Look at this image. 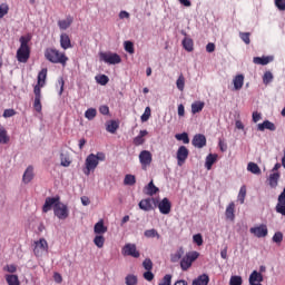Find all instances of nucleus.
<instances>
[{"mask_svg":"<svg viewBox=\"0 0 285 285\" xmlns=\"http://www.w3.org/2000/svg\"><path fill=\"white\" fill-rule=\"evenodd\" d=\"M99 161H106V154L98 151L96 155L90 154L85 160L83 174L88 177L90 173H95Z\"/></svg>","mask_w":285,"mask_h":285,"instance_id":"nucleus-1","label":"nucleus"},{"mask_svg":"<svg viewBox=\"0 0 285 285\" xmlns=\"http://www.w3.org/2000/svg\"><path fill=\"white\" fill-rule=\"evenodd\" d=\"M30 38L22 36L20 37V47L17 50V59L19 63H28V59H30Z\"/></svg>","mask_w":285,"mask_h":285,"instance_id":"nucleus-2","label":"nucleus"},{"mask_svg":"<svg viewBox=\"0 0 285 285\" xmlns=\"http://www.w3.org/2000/svg\"><path fill=\"white\" fill-rule=\"evenodd\" d=\"M45 58L47 61H50V63H61V66H66V63H68V57L66 53H62L55 48H47L45 50Z\"/></svg>","mask_w":285,"mask_h":285,"instance_id":"nucleus-3","label":"nucleus"},{"mask_svg":"<svg viewBox=\"0 0 285 285\" xmlns=\"http://www.w3.org/2000/svg\"><path fill=\"white\" fill-rule=\"evenodd\" d=\"M49 246L46 238H40L39 240L33 242V255L36 257H42L48 254Z\"/></svg>","mask_w":285,"mask_h":285,"instance_id":"nucleus-4","label":"nucleus"},{"mask_svg":"<svg viewBox=\"0 0 285 285\" xmlns=\"http://www.w3.org/2000/svg\"><path fill=\"white\" fill-rule=\"evenodd\" d=\"M199 258V252H189L187 253L181 259H180V268L181 271L186 272L191 266L193 263L196 262V259Z\"/></svg>","mask_w":285,"mask_h":285,"instance_id":"nucleus-5","label":"nucleus"},{"mask_svg":"<svg viewBox=\"0 0 285 285\" xmlns=\"http://www.w3.org/2000/svg\"><path fill=\"white\" fill-rule=\"evenodd\" d=\"M100 61H105V63H109V66H117V63L121 62V56L114 52H100L99 53Z\"/></svg>","mask_w":285,"mask_h":285,"instance_id":"nucleus-6","label":"nucleus"},{"mask_svg":"<svg viewBox=\"0 0 285 285\" xmlns=\"http://www.w3.org/2000/svg\"><path fill=\"white\" fill-rule=\"evenodd\" d=\"M53 215L58 217V219H68V217H70L68 205L60 202V204L56 205L53 208Z\"/></svg>","mask_w":285,"mask_h":285,"instance_id":"nucleus-7","label":"nucleus"},{"mask_svg":"<svg viewBox=\"0 0 285 285\" xmlns=\"http://www.w3.org/2000/svg\"><path fill=\"white\" fill-rule=\"evenodd\" d=\"M60 202H61V197L59 196L47 197L42 206V213H49V210H52V208H57Z\"/></svg>","mask_w":285,"mask_h":285,"instance_id":"nucleus-8","label":"nucleus"},{"mask_svg":"<svg viewBox=\"0 0 285 285\" xmlns=\"http://www.w3.org/2000/svg\"><path fill=\"white\" fill-rule=\"evenodd\" d=\"M139 161L142 170H147L148 166L153 164V154L149 150H142L139 154Z\"/></svg>","mask_w":285,"mask_h":285,"instance_id":"nucleus-9","label":"nucleus"},{"mask_svg":"<svg viewBox=\"0 0 285 285\" xmlns=\"http://www.w3.org/2000/svg\"><path fill=\"white\" fill-rule=\"evenodd\" d=\"M122 255L134 257L135 259H139V257H141V253L137 249L136 244H126L122 248Z\"/></svg>","mask_w":285,"mask_h":285,"instance_id":"nucleus-10","label":"nucleus"},{"mask_svg":"<svg viewBox=\"0 0 285 285\" xmlns=\"http://www.w3.org/2000/svg\"><path fill=\"white\" fill-rule=\"evenodd\" d=\"M188 155H190V151L187 149V147L180 146L176 153L177 165H185L186 160L188 159Z\"/></svg>","mask_w":285,"mask_h":285,"instance_id":"nucleus-11","label":"nucleus"},{"mask_svg":"<svg viewBox=\"0 0 285 285\" xmlns=\"http://www.w3.org/2000/svg\"><path fill=\"white\" fill-rule=\"evenodd\" d=\"M249 233L254 235V237H266L268 235V227L264 224L249 228Z\"/></svg>","mask_w":285,"mask_h":285,"instance_id":"nucleus-12","label":"nucleus"},{"mask_svg":"<svg viewBox=\"0 0 285 285\" xmlns=\"http://www.w3.org/2000/svg\"><path fill=\"white\" fill-rule=\"evenodd\" d=\"M171 208H173V204L170 203V200L168 198H163L158 203V209H159V213H161V215H169Z\"/></svg>","mask_w":285,"mask_h":285,"instance_id":"nucleus-13","label":"nucleus"},{"mask_svg":"<svg viewBox=\"0 0 285 285\" xmlns=\"http://www.w3.org/2000/svg\"><path fill=\"white\" fill-rule=\"evenodd\" d=\"M153 204H156L155 198H145L141 199L138 204L140 210H145L146 213H150L153 210Z\"/></svg>","mask_w":285,"mask_h":285,"instance_id":"nucleus-14","label":"nucleus"},{"mask_svg":"<svg viewBox=\"0 0 285 285\" xmlns=\"http://www.w3.org/2000/svg\"><path fill=\"white\" fill-rule=\"evenodd\" d=\"M47 77H48V69H42L38 73V81H37V85L33 87V90H36L37 88H38V90H41V88H43V86H46Z\"/></svg>","mask_w":285,"mask_h":285,"instance_id":"nucleus-15","label":"nucleus"},{"mask_svg":"<svg viewBox=\"0 0 285 285\" xmlns=\"http://www.w3.org/2000/svg\"><path fill=\"white\" fill-rule=\"evenodd\" d=\"M275 61V57L273 56H263V57H254L253 62L256 66H268V63Z\"/></svg>","mask_w":285,"mask_h":285,"instance_id":"nucleus-16","label":"nucleus"},{"mask_svg":"<svg viewBox=\"0 0 285 285\" xmlns=\"http://www.w3.org/2000/svg\"><path fill=\"white\" fill-rule=\"evenodd\" d=\"M257 130H259L261 132H264L265 130H271L272 132H275V130H277V127L272 121L264 120L262 124L257 125Z\"/></svg>","mask_w":285,"mask_h":285,"instance_id":"nucleus-17","label":"nucleus"},{"mask_svg":"<svg viewBox=\"0 0 285 285\" xmlns=\"http://www.w3.org/2000/svg\"><path fill=\"white\" fill-rule=\"evenodd\" d=\"M191 144L195 148H204V146H206V136L203 134L195 135Z\"/></svg>","mask_w":285,"mask_h":285,"instance_id":"nucleus-18","label":"nucleus"},{"mask_svg":"<svg viewBox=\"0 0 285 285\" xmlns=\"http://www.w3.org/2000/svg\"><path fill=\"white\" fill-rule=\"evenodd\" d=\"M33 95H35L33 108H35L36 112H41V110H42L41 90L39 88H37L36 90H33Z\"/></svg>","mask_w":285,"mask_h":285,"instance_id":"nucleus-19","label":"nucleus"},{"mask_svg":"<svg viewBox=\"0 0 285 285\" xmlns=\"http://www.w3.org/2000/svg\"><path fill=\"white\" fill-rule=\"evenodd\" d=\"M35 179V167L29 166L27 167L23 176H22V181L23 184H30Z\"/></svg>","mask_w":285,"mask_h":285,"instance_id":"nucleus-20","label":"nucleus"},{"mask_svg":"<svg viewBox=\"0 0 285 285\" xmlns=\"http://www.w3.org/2000/svg\"><path fill=\"white\" fill-rule=\"evenodd\" d=\"M60 47L62 48V50H68L69 48H72V41L70 40V36H68V33H61Z\"/></svg>","mask_w":285,"mask_h":285,"instance_id":"nucleus-21","label":"nucleus"},{"mask_svg":"<svg viewBox=\"0 0 285 285\" xmlns=\"http://www.w3.org/2000/svg\"><path fill=\"white\" fill-rule=\"evenodd\" d=\"M225 217L229 222H235V203H229L225 210Z\"/></svg>","mask_w":285,"mask_h":285,"instance_id":"nucleus-22","label":"nucleus"},{"mask_svg":"<svg viewBox=\"0 0 285 285\" xmlns=\"http://www.w3.org/2000/svg\"><path fill=\"white\" fill-rule=\"evenodd\" d=\"M94 232L96 235H104L108 233V227L104 225V219H100L98 223L95 224Z\"/></svg>","mask_w":285,"mask_h":285,"instance_id":"nucleus-23","label":"nucleus"},{"mask_svg":"<svg viewBox=\"0 0 285 285\" xmlns=\"http://www.w3.org/2000/svg\"><path fill=\"white\" fill-rule=\"evenodd\" d=\"M262 282H264V276L262 275V273L257 271L252 272V274L249 275V284H262Z\"/></svg>","mask_w":285,"mask_h":285,"instance_id":"nucleus-24","label":"nucleus"},{"mask_svg":"<svg viewBox=\"0 0 285 285\" xmlns=\"http://www.w3.org/2000/svg\"><path fill=\"white\" fill-rule=\"evenodd\" d=\"M146 135H148V130H140L139 135L134 138V145L135 146H144L146 144Z\"/></svg>","mask_w":285,"mask_h":285,"instance_id":"nucleus-25","label":"nucleus"},{"mask_svg":"<svg viewBox=\"0 0 285 285\" xmlns=\"http://www.w3.org/2000/svg\"><path fill=\"white\" fill-rule=\"evenodd\" d=\"M144 190L146 195H149V197H153V195H157V193H159V189L157 186H155L153 180L145 187Z\"/></svg>","mask_w":285,"mask_h":285,"instance_id":"nucleus-26","label":"nucleus"},{"mask_svg":"<svg viewBox=\"0 0 285 285\" xmlns=\"http://www.w3.org/2000/svg\"><path fill=\"white\" fill-rule=\"evenodd\" d=\"M184 257V247H180L176 250V253L170 255V262L173 264H177V262L181 261Z\"/></svg>","mask_w":285,"mask_h":285,"instance_id":"nucleus-27","label":"nucleus"},{"mask_svg":"<svg viewBox=\"0 0 285 285\" xmlns=\"http://www.w3.org/2000/svg\"><path fill=\"white\" fill-rule=\"evenodd\" d=\"M208 282H210L208 274H203L193 281V285H208Z\"/></svg>","mask_w":285,"mask_h":285,"instance_id":"nucleus-28","label":"nucleus"},{"mask_svg":"<svg viewBox=\"0 0 285 285\" xmlns=\"http://www.w3.org/2000/svg\"><path fill=\"white\" fill-rule=\"evenodd\" d=\"M72 17L68 16L66 20H59L58 26L60 30H68L70 26H72Z\"/></svg>","mask_w":285,"mask_h":285,"instance_id":"nucleus-29","label":"nucleus"},{"mask_svg":"<svg viewBox=\"0 0 285 285\" xmlns=\"http://www.w3.org/2000/svg\"><path fill=\"white\" fill-rule=\"evenodd\" d=\"M233 81L235 90H242L244 88V75H237Z\"/></svg>","mask_w":285,"mask_h":285,"instance_id":"nucleus-30","label":"nucleus"},{"mask_svg":"<svg viewBox=\"0 0 285 285\" xmlns=\"http://www.w3.org/2000/svg\"><path fill=\"white\" fill-rule=\"evenodd\" d=\"M183 47L187 52H193L195 50V42L190 38H185L183 40Z\"/></svg>","mask_w":285,"mask_h":285,"instance_id":"nucleus-31","label":"nucleus"},{"mask_svg":"<svg viewBox=\"0 0 285 285\" xmlns=\"http://www.w3.org/2000/svg\"><path fill=\"white\" fill-rule=\"evenodd\" d=\"M204 106H206L204 101H195L191 104V114L197 115V112H202V110H204Z\"/></svg>","mask_w":285,"mask_h":285,"instance_id":"nucleus-32","label":"nucleus"},{"mask_svg":"<svg viewBox=\"0 0 285 285\" xmlns=\"http://www.w3.org/2000/svg\"><path fill=\"white\" fill-rule=\"evenodd\" d=\"M279 181V171H274L269 175V186L271 188H277Z\"/></svg>","mask_w":285,"mask_h":285,"instance_id":"nucleus-33","label":"nucleus"},{"mask_svg":"<svg viewBox=\"0 0 285 285\" xmlns=\"http://www.w3.org/2000/svg\"><path fill=\"white\" fill-rule=\"evenodd\" d=\"M10 141V136H8V130L6 127L0 125V144H8Z\"/></svg>","mask_w":285,"mask_h":285,"instance_id":"nucleus-34","label":"nucleus"},{"mask_svg":"<svg viewBox=\"0 0 285 285\" xmlns=\"http://www.w3.org/2000/svg\"><path fill=\"white\" fill-rule=\"evenodd\" d=\"M118 129H119V122H117L116 120H110L107 124V127H106L107 132H111V135H115Z\"/></svg>","mask_w":285,"mask_h":285,"instance_id":"nucleus-35","label":"nucleus"},{"mask_svg":"<svg viewBox=\"0 0 285 285\" xmlns=\"http://www.w3.org/2000/svg\"><path fill=\"white\" fill-rule=\"evenodd\" d=\"M6 282L8 285H20L21 283L19 282V276L14 274H7L6 275Z\"/></svg>","mask_w":285,"mask_h":285,"instance_id":"nucleus-36","label":"nucleus"},{"mask_svg":"<svg viewBox=\"0 0 285 285\" xmlns=\"http://www.w3.org/2000/svg\"><path fill=\"white\" fill-rule=\"evenodd\" d=\"M215 161H217V155L216 154H209L206 157L205 166H206L207 170H210V168H213V164H215Z\"/></svg>","mask_w":285,"mask_h":285,"instance_id":"nucleus-37","label":"nucleus"},{"mask_svg":"<svg viewBox=\"0 0 285 285\" xmlns=\"http://www.w3.org/2000/svg\"><path fill=\"white\" fill-rule=\"evenodd\" d=\"M145 237H147L148 239H153V238H157V239H161V235H159V232H157V229L153 228V229H147L144 233Z\"/></svg>","mask_w":285,"mask_h":285,"instance_id":"nucleus-38","label":"nucleus"},{"mask_svg":"<svg viewBox=\"0 0 285 285\" xmlns=\"http://www.w3.org/2000/svg\"><path fill=\"white\" fill-rule=\"evenodd\" d=\"M176 87L180 92H184V88H186V78L184 77V73H180L176 80Z\"/></svg>","mask_w":285,"mask_h":285,"instance_id":"nucleus-39","label":"nucleus"},{"mask_svg":"<svg viewBox=\"0 0 285 285\" xmlns=\"http://www.w3.org/2000/svg\"><path fill=\"white\" fill-rule=\"evenodd\" d=\"M247 170L249 173H253V175H262V169L259 168V166L255 163H249L247 165Z\"/></svg>","mask_w":285,"mask_h":285,"instance_id":"nucleus-40","label":"nucleus"},{"mask_svg":"<svg viewBox=\"0 0 285 285\" xmlns=\"http://www.w3.org/2000/svg\"><path fill=\"white\" fill-rule=\"evenodd\" d=\"M135 184H137V178L135 177V175L127 174L124 179V185L125 186H135Z\"/></svg>","mask_w":285,"mask_h":285,"instance_id":"nucleus-41","label":"nucleus"},{"mask_svg":"<svg viewBox=\"0 0 285 285\" xmlns=\"http://www.w3.org/2000/svg\"><path fill=\"white\" fill-rule=\"evenodd\" d=\"M94 244L95 246H97V248H104V244H106V238L101 234H98L94 238Z\"/></svg>","mask_w":285,"mask_h":285,"instance_id":"nucleus-42","label":"nucleus"},{"mask_svg":"<svg viewBox=\"0 0 285 285\" xmlns=\"http://www.w3.org/2000/svg\"><path fill=\"white\" fill-rule=\"evenodd\" d=\"M124 48L126 52H128L129 55H135V43H132V41L130 40L125 41Z\"/></svg>","mask_w":285,"mask_h":285,"instance_id":"nucleus-43","label":"nucleus"},{"mask_svg":"<svg viewBox=\"0 0 285 285\" xmlns=\"http://www.w3.org/2000/svg\"><path fill=\"white\" fill-rule=\"evenodd\" d=\"M137 276L135 274H128L126 277H125V284L126 285H137Z\"/></svg>","mask_w":285,"mask_h":285,"instance_id":"nucleus-44","label":"nucleus"},{"mask_svg":"<svg viewBox=\"0 0 285 285\" xmlns=\"http://www.w3.org/2000/svg\"><path fill=\"white\" fill-rule=\"evenodd\" d=\"M85 117L86 119H88L89 121H92V119H95V117H97V109L95 108H89L85 111Z\"/></svg>","mask_w":285,"mask_h":285,"instance_id":"nucleus-45","label":"nucleus"},{"mask_svg":"<svg viewBox=\"0 0 285 285\" xmlns=\"http://www.w3.org/2000/svg\"><path fill=\"white\" fill-rule=\"evenodd\" d=\"M96 81L100 86H106L108 83V81H110V78H108V76H106V75H100V76L96 77Z\"/></svg>","mask_w":285,"mask_h":285,"instance_id":"nucleus-46","label":"nucleus"},{"mask_svg":"<svg viewBox=\"0 0 285 285\" xmlns=\"http://www.w3.org/2000/svg\"><path fill=\"white\" fill-rule=\"evenodd\" d=\"M175 138L178 141H183V144H190V138H188V135L186 132L177 134Z\"/></svg>","mask_w":285,"mask_h":285,"instance_id":"nucleus-47","label":"nucleus"},{"mask_svg":"<svg viewBox=\"0 0 285 285\" xmlns=\"http://www.w3.org/2000/svg\"><path fill=\"white\" fill-rule=\"evenodd\" d=\"M274 77H273V72L271 71H266L263 76V83L265 86H268V83H271L273 81Z\"/></svg>","mask_w":285,"mask_h":285,"instance_id":"nucleus-48","label":"nucleus"},{"mask_svg":"<svg viewBox=\"0 0 285 285\" xmlns=\"http://www.w3.org/2000/svg\"><path fill=\"white\" fill-rule=\"evenodd\" d=\"M245 199H246V185H243L238 193V202L240 204H244Z\"/></svg>","mask_w":285,"mask_h":285,"instance_id":"nucleus-49","label":"nucleus"},{"mask_svg":"<svg viewBox=\"0 0 285 285\" xmlns=\"http://www.w3.org/2000/svg\"><path fill=\"white\" fill-rule=\"evenodd\" d=\"M10 10V7H8L7 3H1L0 4V19H3L6 17V14H8Z\"/></svg>","mask_w":285,"mask_h":285,"instance_id":"nucleus-50","label":"nucleus"},{"mask_svg":"<svg viewBox=\"0 0 285 285\" xmlns=\"http://www.w3.org/2000/svg\"><path fill=\"white\" fill-rule=\"evenodd\" d=\"M239 37H240L242 41H244V43H246V46L250 45V32H240Z\"/></svg>","mask_w":285,"mask_h":285,"instance_id":"nucleus-51","label":"nucleus"},{"mask_svg":"<svg viewBox=\"0 0 285 285\" xmlns=\"http://www.w3.org/2000/svg\"><path fill=\"white\" fill-rule=\"evenodd\" d=\"M173 284V275L166 274L158 285H170Z\"/></svg>","mask_w":285,"mask_h":285,"instance_id":"nucleus-52","label":"nucleus"},{"mask_svg":"<svg viewBox=\"0 0 285 285\" xmlns=\"http://www.w3.org/2000/svg\"><path fill=\"white\" fill-rule=\"evenodd\" d=\"M272 239L274 244H279L281 242H284V234H282V232H276Z\"/></svg>","mask_w":285,"mask_h":285,"instance_id":"nucleus-53","label":"nucleus"},{"mask_svg":"<svg viewBox=\"0 0 285 285\" xmlns=\"http://www.w3.org/2000/svg\"><path fill=\"white\" fill-rule=\"evenodd\" d=\"M242 276H232L229 279V285H242Z\"/></svg>","mask_w":285,"mask_h":285,"instance_id":"nucleus-54","label":"nucleus"},{"mask_svg":"<svg viewBox=\"0 0 285 285\" xmlns=\"http://www.w3.org/2000/svg\"><path fill=\"white\" fill-rule=\"evenodd\" d=\"M142 268H145V271H153V261L150 258H145Z\"/></svg>","mask_w":285,"mask_h":285,"instance_id":"nucleus-55","label":"nucleus"},{"mask_svg":"<svg viewBox=\"0 0 285 285\" xmlns=\"http://www.w3.org/2000/svg\"><path fill=\"white\" fill-rule=\"evenodd\" d=\"M142 277L147 282H153L155 279V274H153V271H147L142 274Z\"/></svg>","mask_w":285,"mask_h":285,"instance_id":"nucleus-56","label":"nucleus"},{"mask_svg":"<svg viewBox=\"0 0 285 285\" xmlns=\"http://www.w3.org/2000/svg\"><path fill=\"white\" fill-rule=\"evenodd\" d=\"M194 243L197 244V246H202L204 244V238L202 237V234H196L193 236Z\"/></svg>","mask_w":285,"mask_h":285,"instance_id":"nucleus-57","label":"nucleus"},{"mask_svg":"<svg viewBox=\"0 0 285 285\" xmlns=\"http://www.w3.org/2000/svg\"><path fill=\"white\" fill-rule=\"evenodd\" d=\"M140 119L141 121H148L150 119V107H146L145 112Z\"/></svg>","mask_w":285,"mask_h":285,"instance_id":"nucleus-58","label":"nucleus"},{"mask_svg":"<svg viewBox=\"0 0 285 285\" xmlns=\"http://www.w3.org/2000/svg\"><path fill=\"white\" fill-rule=\"evenodd\" d=\"M70 164H71L70 158L65 157L63 155H61L60 166H63V168H68V166H70Z\"/></svg>","mask_w":285,"mask_h":285,"instance_id":"nucleus-59","label":"nucleus"},{"mask_svg":"<svg viewBox=\"0 0 285 285\" xmlns=\"http://www.w3.org/2000/svg\"><path fill=\"white\" fill-rule=\"evenodd\" d=\"M275 6L281 10V12H284L285 10V0H275Z\"/></svg>","mask_w":285,"mask_h":285,"instance_id":"nucleus-60","label":"nucleus"},{"mask_svg":"<svg viewBox=\"0 0 285 285\" xmlns=\"http://www.w3.org/2000/svg\"><path fill=\"white\" fill-rule=\"evenodd\" d=\"M14 115H17V111H14V109H6L3 111V117L4 118L14 117Z\"/></svg>","mask_w":285,"mask_h":285,"instance_id":"nucleus-61","label":"nucleus"},{"mask_svg":"<svg viewBox=\"0 0 285 285\" xmlns=\"http://www.w3.org/2000/svg\"><path fill=\"white\" fill-rule=\"evenodd\" d=\"M100 115H110V108L106 105L99 107Z\"/></svg>","mask_w":285,"mask_h":285,"instance_id":"nucleus-62","label":"nucleus"},{"mask_svg":"<svg viewBox=\"0 0 285 285\" xmlns=\"http://www.w3.org/2000/svg\"><path fill=\"white\" fill-rule=\"evenodd\" d=\"M6 271H7L8 273H17V265H14V264L7 265V266H6Z\"/></svg>","mask_w":285,"mask_h":285,"instance_id":"nucleus-63","label":"nucleus"},{"mask_svg":"<svg viewBox=\"0 0 285 285\" xmlns=\"http://www.w3.org/2000/svg\"><path fill=\"white\" fill-rule=\"evenodd\" d=\"M206 51L207 52H215V43H213V42L207 43Z\"/></svg>","mask_w":285,"mask_h":285,"instance_id":"nucleus-64","label":"nucleus"}]
</instances>
